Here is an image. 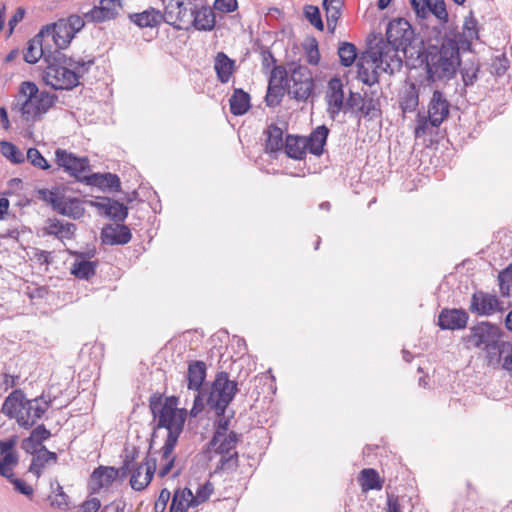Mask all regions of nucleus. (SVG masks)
I'll use <instances>...</instances> for the list:
<instances>
[{"label": "nucleus", "instance_id": "20", "mask_svg": "<svg viewBox=\"0 0 512 512\" xmlns=\"http://www.w3.org/2000/svg\"><path fill=\"white\" fill-rule=\"evenodd\" d=\"M89 204L114 221H124L128 215V208L124 204L110 198L90 201Z\"/></svg>", "mask_w": 512, "mask_h": 512}, {"label": "nucleus", "instance_id": "10", "mask_svg": "<svg viewBox=\"0 0 512 512\" xmlns=\"http://www.w3.org/2000/svg\"><path fill=\"white\" fill-rule=\"evenodd\" d=\"M237 390V383L230 380L226 372H219L212 384L208 404L215 410L217 415H221L233 400Z\"/></svg>", "mask_w": 512, "mask_h": 512}, {"label": "nucleus", "instance_id": "27", "mask_svg": "<svg viewBox=\"0 0 512 512\" xmlns=\"http://www.w3.org/2000/svg\"><path fill=\"white\" fill-rule=\"evenodd\" d=\"M411 5L418 15H424L429 10L440 21L444 23L448 21L444 0H411Z\"/></svg>", "mask_w": 512, "mask_h": 512}, {"label": "nucleus", "instance_id": "59", "mask_svg": "<svg viewBox=\"0 0 512 512\" xmlns=\"http://www.w3.org/2000/svg\"><path fill=\"white\" fill-rule=\"evenodd\" d=\"M171 498V493L168 489L164 488L160 491L159 496L154 504L155 512H164L166 506Z\"/></svg>", "mask_w": 512, "mask_h": 512}, {"label": "nucleus", "instance_id": "8", "mask_svg": "<svg viewBox=\"0 0 512 512\" xmlns=\"http://www.w3.org/2000/svg\"><path fill=\"white\" fill-rule=\"evenodd\" d=\"M138 457V451L133 449L130 455H126L121 470L124 473L129 472L130 485L136 491L144 490L151 482L156 471V459L147 455L143 462L137 466L134 465L135 459Z\"/></svg>", "mask_w": 512, "mask_h": 512}, {"label": "nucleus", "instance_id": "47", "mask_svg": "<svg viewBox=\"0 0 512 512\" xmlns=\"http://www.w3.org/2000/svg\"><path fill=\"white\" fill-rule=\"evenodd\" d=\"M0 151L1 154L13 164H22L25 161L24 154L12 142L1 141Z\"/></svg>", "mask_w": 512, "mask_h": 512}, {"label": "nucleus", "instance_id": "40", "mask_svg": "<svg viewBox=\"0 0 512 512\" xmlns=\"http://www.w3.org/2000/svg\"><path fill=\"white\" fill-rule=\"evenodd\" d=\"M419 103V94L415 83L406 81L400 94V104L403 111H413Z\"/></svg>", "mask_w": 512, "mask_h": 512}, {"label": "nucleus", "instance_id": "61", "mask_svg": "<svg viewBox=\"0 0 512 512\" xmlns=\"http://www.w3.org/2000/svg\"><path fill=\"white\" fill-rule=\"evenodd\" d=\"M25 15H26V10L23 7H18L16 9V11L11 16V18L8 22V27H9L8 35L9 36L12 35L15 27L17 26L18 23H20L24 19Z\"/></svg>", "mask_w": 512, "mask_h": 512}, {"label": "nucleus", "instance_id": "18", "mask_svg": "<svg viewBox=\"0 0 512 512\" xmlns=\"http://www.w3.org/2000/svg\"><path fill=\"white\" fill-rule=\"evenodd\" d=\"M357 73L360 81L372 86L378 82L380 67L369 50L362 53L357 61Z\"/></svg>", "mask_w": 512, "mask_h": 512}, {"label": "nucleus", "instance_id": "38", "mask_svg": "<svg viewBox=\"0 0 512 512\" xmlns=\"http://www.w3.org/2000/svg\"><path fill=\"white\" fill-rule=\"evenodd\" d=\"M328 128L325 126H318L309 137H305L307 141V150L314 155H321L326 144L328 136Z\"/></svg>", "mask_w": 512, "mask_h": 512}, {"label": "nucleus", "instance_id": "63", "mask_svg": "<svg viewBox=\"0 0 512 512\" xmlns=\"http://www.w3.org/2000/svg\"><path fill=\"white\" fill-rule=\"evenodd\" d=\"M18 443V437L12 436L11 438L0 442V455H5L6 453H15L13 448Z\"/></svg>", "mask_w": 512, "mask_h": 512}, {"label": "nucleus", "instance_id": "14", "mask_svg": "<svg viewBox=\"0 0 512 512\" xmlns=\"http://www.w3.org/2000/svg\"><path fill=\"white\" fill-rule=\"evenodd\" d=\"M290 91L297 100H306L314 88L312 74L308 68L297 65L291 70Z\"/></svg>", "mask_w": 512, "mask_h": 512}, {"label": "nucleus", "instance_id": "16", "mask_svg": "<svg viewBox=\"0 0 512 512\" xmlns=\"http://www.w3.org/2000/svg\"><path fill=\"white\" fill-rule=\"evenodd\" d=\"M122 8V0H100L84 17L88 22L103 23L116 19Z\"/></svg>", "mask_w": 512, "mask_h": 512}, {"label": "nucleus", "instance_id": "37", "mask_svg": "<svg viewBox=\"0 0 512 512\" xmlns=\"http://www.w3.org/2000/svg\"><path fill=\"white\" fill-rule=\"evenodd\" d=\"M234 60L230 59L223 52H219L215 57L214 69L217 78L222 83H227L234 73Z\"/></svg>", "mask_w": 512, "mask_h": 512}, {"label": "nucleus", "instance_id": "52", "mask_svg": "<svg viewBox=\"0 0 512 512\" xmlns=\"http://www.w3.org/2000/svg\"><path fill=\"white\" fill-rule=\"evenodd\" d=\"M479 72V64L475 61L466 62L461 70L462 79L466 86L474 84Z\"/></svg>", "mask_w": 512, "mask_h": 512}, {"label": "nucleus", "instance_id": "32", "mask_svg": "<svg viewBox=\"0 0 512 512\" xmlns=\"http://www.w3.org/2000/svg\"><path fill=\"white\" fill-rule=\"evenodd\" d=\"M265 152L270 155H277L284 148L283 130L272 124L265 131Z\"/></svg>", "mask_w": 512, "mask_h": 512}, {"label": "nucleus", "instance_id": "57", "mask_svg": "<svg viewBox=\"0 0 512 512\" xmlns=\"http://www.w3.org/2000/svg\"><path fill=\"white\" fill-rule=\"evenodd\" d=\"M508 69V60L504 55L496 56L491 64V72L497 76H502Z\"/></svg>", "mask_w": 512, "mask_h": 512}, {"label": "nucleus", "instance_id": "41", "mask_svg": "<svg viewBox=\"0 0 512 512\" xmlns=\"http://www.w3.org/2000/svg\"><path fill=\"white\" fill-rule=\"evenodd\" d=\"M343 5V0L323 1V8L325 10L327 28L330 31V33H334L336 30L337 22L341 16Z\"/></svg>", "mask_w": 512, "mask_h": 512}, {"label": "nucleus", "instance_id": "29", "mask_svg": "<svg viewBox=\"0 0 512 512\" xmlns=\"http://www.w3.org/2000/svg\"><path fill=\"white\" fill-rule=\"evenodd\" d=\"M198 506L191 489H177L172 497L170 512H194Z\"/></svg>", "mask_w": 512, "mask_h": 512}, {"label": "nucleus", "instance_id": "43", "mask_svg": "<svg viewBox=\"0 0 512 512\" xmlns=\"http://www.w3.org/2000/svg\"><path fill=\"white\" fill-rule=\"evenodd\" d=\"M229 103L233 115H243L250 109V95L242 89H235Z\"/></svg>", "mask_w": 512, "mask_h": 512}, {"label": "nucleus", "instance_id": "49", "mask_svg": "<svg viewBox=\"0 0 512 512\" xmlns=\"http://www.w3.org/2000/svg\"><path fill=\"white\" fill-rule=\"evenodd\" d=\"M340 63L345 67H350L357 58L356 47L350 42H342L338 48Z\"/></svg>", "mask_w": 512, "mask_h": 512}, {"label": "nucleus", "instance_id": "6", "mask_svg": "<svg viewBox=\"0 0 512 512\" xmlns=\"http://www.w3.org/2000/svg\"><path fill=\"white\" fill-rule=\"evenodd\" d=\"M150 406L159 427L168 430L165 443L177 444L186 421V409L178 408V398L173 396L165 398L163 402H152Z\"/></svg>", "mask_w": 512, "mask_h": 512}, {"label": "nucleus", "instance_id": "11", "mask_svg": "<svg viewBox=\"0 0 512 512\" xmlns=\"http://www.w3.org/2000/svg\"><path fill=\"white\" fill-rule=\"evenodd\" d=\"M344 96L342 81L336 77L330 79L325 93V100L327 103V112L331 118H335L344 108H354L362 99L359 93L350 92L346 103H344Z\"/></svg>", "mask_w": 512, "mask_h": 512}, {"label": "nucleus", "instance_id": "22", "mask_svg": "<svg viewBox=\"0 0 512 512\" xmlns=\"http://www.w3.org/2000/svg\"><path fill=\"white\" fill-rule=\"evenodd\" d=\"M46 39L44 36H40V31L38 34L29 41L28 46L26 48L24 59L29 64L37 63L41 58H44L47 63V59L50 58L49 54H54L51 47L45 46L44 42Z\"/></svg>", "mask_w": 512, "mask_h": 512}, {"label": "nucleus", "instance_id": "31", "mask_svg": "<svg viewBox=\"0 0 512 512\" xmlns=\"http://www.w3.org/2000/svg\"><path fill=\"white\" fill-rule=\"evenodd\" d=\"M50 437V432L44 426L36 427L30 436L22 441L21 448L28 454L34 455L40 449H46L42 443Z\"/></svg>", "mask_w": 512, "mask_h": 512}, {"label": "nucleus", "instance_id": "33", "mask_svg": "<svg viewBox=\"0 0 512 512\" xmlns=\"http://www.w3.org/2000/svg\"><path fill=\"white\" fill-rule=\"evenodd\" d=\"M70 254L80 258L76 260L70 269V273L78 279L88 280L95 275L97 264L94 261L84 260L83 254L69 251Z\"/></svg>", "mask_w": 512, "mask_h": 512}, {"label": "nucleus", "instance_id": "2", "mask_svg": "<svg viewBox=\"0 0 512 512\" xmlns=\"http://www.w3.org/2000/svg\"><path fill=\"white\" fill-rule=\"evenodd\" d=\"M43 74L45 84L55 90H71L80 83V78L88 71L91 62L68 57L61 51L49 54Z\"/></svg>", "mask_w": 512, "mask_h": 512}, {"label": "nucleus", "instance_id": "46", "mask_svg": "<svg viewBox=\"0 0 512 512\" xmlns=\"http://www.w3.org/2000/svg\"><path fill=\"white\" fill-rule=\"evenodd\" d=\"M176 446V443H164L162 447V464L159 468V476H166L174 466L175 456L173 455V450Z\"/></svg>", "mask_w": 512, "mask_h": 512}, {"label": "nucleus", "instance_id": "51", "mask_svg": "<svg viewBox=\"0 0 512 512\" xmlns=\"http://www.w3.org/2000/svg\"><path fill=\"white\" fill-rule=\"evenodd\" d=\"M26 159L30 162V164L40 170H48L51 165L45 159V157L41 154V152L34 147H31L26 152Z\"/></svg>", "mask_w": 512, "mask_h": 512}, {"label": "nucleus", "instance_id": "3", "mask_svg": "<svg viewBox=\"0 0 512 512\" xmlns=\"http://www.w3.org/2000/svg\"><path fill=\"white\" fill-rule=\"evenodd\" d=\"M426 77L430 82L452 79L461 64L459 47L452 40L444 41L439 47L429 45L421 54Z\"/></svg>", "mask_w": 512, "mask_h": 512}, {"label": "nucleus", "instance_id": "50", "mask_svg": "<svg viewBox=\"0 0 512 512\" xmlns=\"http://www.w3.org/2000/svg\"><path fill=\"white\" fill-rule=\"evenodd\" d=\"M498 283L501 295L510 297L512 291V264L499 273Z\"/></svg>", "mask_w": 512, "mask_h": 512}, {"label": "nucleus", "instance_id": "17", "mask_svg": "<svg viewBox=\"0 0 512 512\" xmlns=\"http://www.w3.org/2000/svg\"><path fill=\"white\" fill-rule=\"evenodd\" d=\"M503 310V304L496 295L479 291L471 297L470 311L479 316H491Z\"/></svg>", "mask_w": 512, "mask_h": 512}, {"label": "nucleus", "instance_id": "60", "mask_svg": "<svg viewBox=\"0 0 512 512\" xmlns=\"http://www.w3.org/2000/svg\"><path fill=\"white\" fill-rule=\"evenodd\" d=\"M237 7V0H215L214 2V8L223 13L234 12Z\"/></svg>", "mask_w": 512, "mask_h": 512}, {"label": "nucleus", "instance_id": "28", "mask_svg": "<svg viewBox=\"0 0 512 512\" xmlns=\"http://www.w3.org/2000/svg\"><path fill=\"white\" fill-rule=\"evenodd\" d=\"M101 239L108 245H124L131 240V232L126 225H107L102 229Z\"/></svg>", "mask_w": 512, "mask_h": 512}, {"label": "nucleus", "instance_id": "48", "mask_svg": "<svg viewBox=\"0 0 512 512\" xmlns=\"http://www.w3.org/2000/svg\"><path fill=\"white\" fill-rule=\"evenodd\" d=\"M18 464V456L16 453H6L0 455V475L12 479L14 476L13 470Z\"/></svg>", "mask_w": 512, "mask_h": 512}, {"label": "nucleus", "instance_id": "26", "mask_svg": "<svg viewBox=\"0 0 512 512\" xmlns=\"http://www.w3.org/2000/svg\"><path fill=\"white\" fill-rule=\"evenodd\" d=\"M285 75V70L281 67H275L272 70V75L269 81V86L266 94V103L268 106H276L280 103L284 95V87L282 81Z\"/></svg>", "mask_w": 512, "mask_h": 512}, {"label": "nucleus", "instance_id": "1", "mask_svg": "<svg viewBox=\"0 0 512 512\" xmlns=\"http://www.w3.org/2000/svg\"><path fill=\"white\" fill-rule=\"evenodd\" d=\"M414 31L408 21L395 19L386 30V39L369 48L382 72L393 74L402 67L403 60L416 53Z\"/></svg>", "mask_w": 512, "mask_h": 512}, {"label": "nucleus", "instance_id": "24", "mask_svg": "<svg viewBox=\"0 0 512 512\" xmlns=\"http://www.w3.org/2000/svg\"><path fill=\"white\" fill-rule=\"evenodd\" d=\"M471 337L476 347L487 346L498 339L499 328L489 322H481L472 328Z\"/></svg>", "mask_w": 512, "mask_h": 512}, {"label": "nucleus", "instance_id": "35", "mask_svg": "<svg viewBox=\"0 0 512 512\" xmlns=\"http://www.w3.org/2000/svg\"><path fill=\"white\" fill-rule=\"evenodd\" d=\"M57 462V455L47 449H40L38 453L33 455L29 471L39 478L42 471L49 465Z\"/></svg>", "mask_w": 512, "mask_h": 512}, {"label": "nucleus", "instance_id": "45", "mask_svg": "<svg viewBox=\"0 0 512 512\" xmlns=\"http://www.w3.org/2000/svg\"><path fill=\"white\" fill-rule=\"evenodd\" d=\"M461 40L462 43H466L469 47L474 40L479 38V30L477 20L473 16L465 18L462 28Z\"/></svg>", "mask_w": 512, "mask_h": 512}, {"label": "nucleus", "instance_id": "12", "mask_svg": "<svg viewBox=\"0 0 512 512\" xmlns=\"http://www.w3.org/2000/svg\"><path fill=\"white\" fill-rule=\"evenodd\" d=\"M198 0H163L164 21L177 28L185 29L191 23L195 2Z\"/></svg>", "mask_w": 512, "mask_h": 512}, {"label": "nucleus", "instance_id": "15", "mask_svg": "<svg viewBox=\"0 0 512 512\" xmlns=\"http://www.w3.org/2000/svg\"><path fill=\"white\" fill-rule=\"evenodd\" d=\"M238 440V435L234 431H230L229 434L214 433L210 444L213 451L220 456L219 462L222 466L229 460L236 458L237 452L235 449Z\"/></svg>", "mask_w": 512, "mask_h": 512}, {"label": "nucleus", "instance_id": "39", "mask_svg": "<svg viewBox=\"0 0 512 512\" xmlns=\"http://www.w3.org/2000/svg\"><path fill=\"white\" fill-rule=\"evenodd\" d=\"M286 155L295 160H301L306 155L307 141L305 137L288 135L284 144Z\"/></svg>", "mask_w": 512, "mask_h": 512}, {"label": "nucleus", "instance_id": "13", "mask_svg": "<svg viewBox=\"0 0 512 512\" xmlns=\"http://www.w3.org/2000/svg\"><path fill=\"white\" fill-rule=\"evenodd\" d=\"M55 160L60 168L70 176L78 179L82 178L90 169L87 157H77L75 154L62 148L55 150Z\"/></svg>", "mask_w": 512, "mask_h": 512}, {"label": "nucleus", "instance_id": "34", "mask_svg": "<svg viewBox=\"0 0 512 512\" xmlns=\"http://www.w3.org/2000/svg\"><path fill=\"white\" fill-rule=\"evenodd\" d=\"M88 185L95 186L101 190H120V179L117 175L111 173H94L85 177Z\"/></svg>", "mask_w": 512, "mask_h": 512}, {"label": "nucleus", "instance_id": "53", "mask_svg": "<svg viewBox=\"0 0 512 512\" xmlns=\"http://www.w3.org/2000/svg\"><path fill=\"white\" fill-rule=\"evenodd\" d=\"M305 17L308 21L319 31L324 30V24L320 15L319 8L317 6L308 5L304 9Z\"/></svg>", "mask_w": 512, "mask_h": 512}, {"label": "nucleus", "instance_id": "5", "mask_svg": "<svg viewBox=\"0 0 512 512\" xmlns=\"http://www.w3.org/2000/svg\"><path fill=\"white\" fill-rule=\"evenodd\" d=\"M49 403L44 398L27 399L20 390L11 392L2 405V412L25 429L31 428L47 411Z\"/></svg>", "mask_w": 512, "mask_h": 512}, {"label": "nucleus", "instance_id": "9", "mask_svg": "<svg viewBox=\"0 0 512 512\" xmlns=\"http://www.w3.org/2000/svg\"><path fill=\"white\" fill-rule=\"evenodd\" d=\"M38 196L44 202L50 204L58 213L72 218H80L84 215L83 202L63 193L60 189H40Z\"/></svg>", "mask_w": 512, "mask_h": 512}, {"label": "nucleus", "instance_id": "55", "mask_svg": "<svg viewBox=\"0 0 512 512\" xmlns=\"http://www.w3.org/2000/svg\"><path fill=\"white\" fill-rule=\"evenodd\" d=\"M431 128H434L429 121V116L418 115L414 134L416 138H421L431 133Z\"/></svg>", "mask_w": 512, "mask_h": 512}, {"label": "nucleus", "instance_id": "62", "mask_svg": "<svg viewBox=\"0 0 512 512\" xmlns=\"http://www.w3.org/2000/svg\"><path fill=\"white\" fill-rule=\"evenodd\" d=\"M218 416H219V419L217 420L216 425H215V433L229 434V432H230L229 425H230L231 416L226 417V416H224V413L221 415H218Z\"/></svg>", "mask_w": 512, "mask_h": 512}, {"label": "nucleus", "instance_id": "19", "mask_svg": "<svg viewBox=\"0 0 512 512\" xmlns=\"http://www.w3.org/2000/svg\"><path fill=\"white\" fill-rule=\"evenodd\" d=\"M450 104L444 94L435 90L428 105V116L430 124L437 128L448 117Z\"/></svg>", "mask_w": 512, "mask_h": 512}, {"label": "nucleus", "instance_id": "64", "mask_svg": "<svg viewBox=\"0 0 512 512\" xmlns=\"http://www.w3.org/2000/svg\"><path fill=\"white\" fill-rule=\"evenodd\" d=\"M307 62L311 65H317L320 61V54L317 44L311 45L306 51Z\"/></svg>", "mask_w": 512, "mask_h": 512}, {"label": "nucleus", "instance_id": "36", "mask_svg": "<svg viewBox=\"0 0 512 512\" xmlns=\"http://www.w3.org/2000/svg\"><path fill=\"white\" fill-rule=\"evenodd\" d=\"M191 23L198 30L210 31L215 26V15L211 8L201 7L197 9L195 7L191 18Z\"/></svg>", "mask_w": 512, "mask_h": 512}, {"label": "nucleus", "instance_id": "30", "mask_svg": "<svg viewBox=\"0 0 512 512\" xmlns=\"http://www.w3.org/2000/svg\"><path fill=\"white\" fill-rule=\"evenodd\" d=\"M75 231L76 228L74 224L56 218L48 219L43 228L44 235L55 236L61 241L72 239L75 235Z\"/></svg>", "mask_w": 512, "mask_h": 512}, {"label": "nucleus", "instance_id": "58", "mask_svg": "<svg viewBox=\"0 0 512 512\" xmlns=\"http://www.w3.org/2000/svg\"><path fill=\"white\" fill-rule=\"evenodd\" d=\"M9 480L13 484L14 489L17 492L27 496L28 498H31L33 496L34 489L26 481L19 479V478H15L14 476L12 477V479H9Z\"/></svg>", "mask_w": 512, "mask_h": 512}, {"label": "nucleus", "instance_id": "4", "mask_svg": "<svg viewBox=\"0 0 512 512\" xmlns=\"http://www.w3.org/2000/svg\"><path fill=\"white\" fill-rule=\"evenodd\" d=\"M56 102V95L41 91L32 81H23L18 87L12 109L20 115L23 122L34 125L45 117Z\"/></svg>", "mask_w": 512, "mask_h": 512}, {"label": "nucleus", "instance_id": "21", "mask_svg": "<svg viewBox=\"0 0 512 512\" xmlns=\"http://www.w3.org/2000/svg\"><path fill=\"white\" fill-rule=\"evenodd\" d=\"M469 316L462 309H443L438 317V325L442 330H459L466 327Z\"/></svg>", "mask_w": 512, "mask_h": 512}, {"label": "nucleus", "instance_id": "44", "mask_svg": "<svg viewBox=\"0 0 512 512\" xmlns=\"http://www.w3.org/2000/svg\"><path fill=\"white\" fill-rule=\"evenodd\" d=\"M359 483L363 492L381 490L383 487V480L379 473L372 468H366L360 472Z\"/></svg>", "mask_w": 512, "mask_h": 512}, {"label": "nucleus", "instance_id": "54", "mask_svg": "<svg viewBox=\"0 0 512 512\" xmlns=\"http://www.w3.org/2000/svg\"><path fill=\"white\" fill-rule=\"evenodd\" d=\"M214 492V486L210 481H206L203 484L199 485L196 488L195 494L193 493V497L198 503V505H201L205 503L210 496Z\"/></svg>", "mask_w": 512, "mask_h": 512}, {"label": "nucleus", "instance_id": "7", "mask_svg": "<svg viewBox=\"0 0 512 512\" xmlns=\"http://www.w3.org/2000/svg\"><path fill=\"white\" fill-rule=\"evenodd\" d=\"M85 26V20L76 14L61 18L56 22L44 25L40 29V36L51 39L55 50L60 51L69 47L75 35Z\"/></svg>", "mask_w": 512, "mask_h": 512}, {"label": "nucleus", "instance_id": "23", "mask_svg": "<svg viewBox=\"0 0 512 512\" xmlns=\"http://www.w3.org/2000/svg\"><path fill=\"white\" fill-rule=\"evenodd\" d=\"M128 19L132 24L140 29H153L158 27L164 21L162 12L153 7H149L142 12L131 13L128 15Z\"/></svg>", "mask_w": 512, "mask_h": 512}, {"label": "nucleus", "instance_id": "56", "mask_svg": "<svg viewBox=\"0 0 512 512\" xmlns=\"http://www.w3.org/2000/svg\"><path fill=\"white\" fill-rule=\"evenodd\" d=\"M100 508L101 501L97 497H88L79 504L76 512H98Z\"/></svg>", "mask_w": 512, "mask_h": 512}, {"label": "nucleus", "instance_id": "42", "mask_svg": "<svg viewBox=\"0 0 512 512\" xmlns=\"http://www.w3.org/2000/svg\"><path fill=\"white\" fill-rule=\"evenodd\" d=\"M206 377V366L202 361H195L188 366V389L199 391Z\"/></svg>", "mask_w": 512, "mask_h": 512}, {"label": "nucleus", "instance_id": "25", "mask_svg": "<svg viewBox=\"0 0 512 512\" xmlns=\"http://www.w3.org/2000/svg\"><path fill=\"white\" fill-rule=\"evenodd\" d=\"M119 470L114 467L100 466L91 475L90 488L92 492H98L108 488L118 478Z\"/></svg>", "mask_w": 512, "mask_h": 512}]
</instances>
